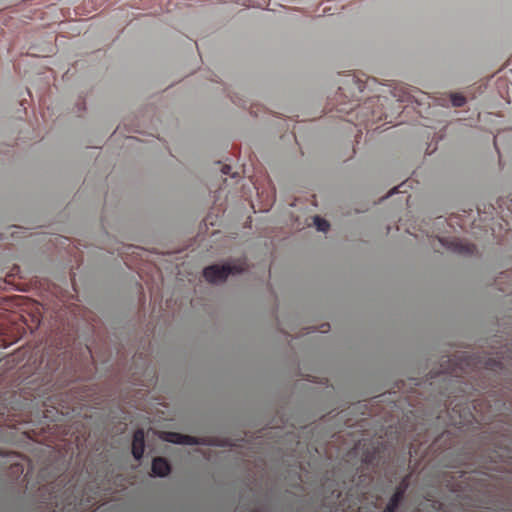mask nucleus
<instances>
[{
    "instance_id": "1a4fd4ad",
    "label": "nucleus",
    "mask_w": 512,
    "mask_h": 512,
    "mask_svg": "<svg viewBox=\"0 0 512 512\" xmlns=\"http://www.w3.org/2000/svg\"><path fill=\"white\" fill-rule=\"evenodd\" d=\"M406 489H407V483L405 481H402L401 484L397 487V489H395L394 493H399L400 499H402L403 496L405 495Z\"/></svg>"
},
{
    "instance_id": "9d476101",
    "label": "nucleus",
    "mask_w": 512,
    "mask_h": 512,
    "mask_svg": "<svg viewBox=\"0 0 512 512\" xmlns=\"http://www.w3.org/2000/svg\"><path fill=\"white\" fill-rule=\"evenodd\" d=\"M230 170H231V167H230V166H228V165H225V166H223V168H222V173H224V174H229V173H230Z\"/></svg>"
},
{
    "instance_id": "423d86ee",
    "label": "nucleus",
    "mask_w": 512,
    "mask_h": 512,
    "mask_svg": "<svg viewBox=\"0 0 512 512\" xmlns=\"http://www.w3.org/2000/svg\"><path fill=\"white\" fill-rule=\"evenodd\" d=\"M401 500L399 493H393L392 497L389 498L384 512H395L398 509Z\"/></svg>"
},
{
    "instance_id": "6e6552de",
    "label": "nucleus",
    "mask_w": 512,
    "mask_h": 512,
    "mask_svg": "<svg viewBox=\"0 0 512 512\" xmlns=\"http://www.w3.org/2000/svg\"><path fill=\"white\" fill-rule=\"evenodd\" d=\"M465 103V98L461 94H453L451 95V104L455 107H461Z\"/></svg>"
},
{
    "instance_id": "f03ea898",
    "label": "nucleus",
    "mask_w": 512,
    "mask_h": 512,
    "mask_svg": "<svg viewBox=\"0 0 512 512\" xmlns=\"http://www.w3.org/2000/svg\"><path fill=\"white\" fill-rule=\"evenodd\" d=\"M443 246H447L454 253H460L463 255H473L476 251V247L467 241L454 239L449 242L441 240Z\"/></svg>"
},
{
    "instance_id": "0eeeda50",
    "label": "nucleus",
    "mask_w": 512,
    "mask_h": 512,
    "mask_svg": "<svg viewBox=\"0 0 512 512\" xmlns=\"http://www.w3.org/2000/svg\"><path fill=\"white\" fill-rule=\"evenodd\" d=\"M314 225H316L317 230L326 232L329 230L330 224L328 221L322 219L319 216L314 217L313 219Z\"/></svg>"
},
{
    "instance_id": "39448f33",
    "label": "nucleus",
    "mask_w": 512,
    "mask_h": 512,
    "mask_svg": "<svg viewBox=\"0 0 512 512\" xmlns=\"http://www.w3.org/2000/svg\"><path fill=\"white\" fill-rule=\"evenodd\" d=\"M166 440L169 442H173L175 444H186V445L196 444L195 438L191 435H186V434L168 433Z\"/></svg>"
},
{
    "instance_id": "20e7f679",
    "label": "nucleus",
    "mask_w": 512,
    "mask_h": 512,
    "mask_svg": "<svg viewBox=\"0 0 512 512\" xmlns=\"http://www.w3.org/2000/svg\"><path fill=\"white\" fill-rule=\"evenodd\" d=\"M151 471L156 477H164L170 473V466L166 459L156 457L152 461Z\"/></svg>"
},
{
    "instance_id": "7ed1b4c3",
    "label": "nucleus",
    "mask_w": 512,
    "mask_h": 512,
    "mask_svg": "<svg viewBox=\"0 0 512 512\" xmlns=\"http://www.w3.org/2000/svg\"><path fill=\"white\" fill-rule=\"evenodd\" d=\"M144 453V431L136 430L132 439V455L136 460H140Z\"/></svg>"
},
{
    "instance_id": "f257e3e1",
    "label": "nucleus",
    "mask_w": 512,
    "mask_h": 512,
    "mask_svg": "<svg viewBox=\"0 0 512 512\" xmlns=\"http://www.w3.org/2000/svg\"><path fill=\"white\" fill-rule=\"evenodd\" d=\"M244 267L242 265H232L226 263L224 265H212L204 269V277L210 283L224 282L228 276L235 273H242Z\"/></svg>"
},
{
    "instance_id": "9b49d317",
    "label": "nucleus",
    "mask_w": 512,
    "mask_h": 512,
    "mask_svg": "<svg viewBox=\"0 0 512 512\" xmlns=\"http://www.w3.org/2000/svg\"><path fill=\"white\" fill-rule=\"evenodd\" d=\"M16 468H17V471H19L20 473H24L23 468L20 467L18 464L16 465Z\"/></svg>"
}]
</instances>
